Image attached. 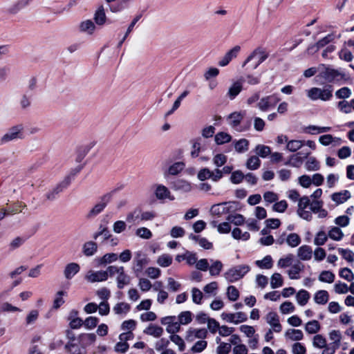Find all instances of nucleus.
Instances as JSON below:
<instances>
[{"instance_id": "nucleus-27", "label": "nucleus", "mask_w": 354, "mask_h": 354, "mask_svg": "<svg viewBox=\"0 0 354 354\" xmlns=\"http://www.w3.org/2000/svg\"><path fill=\"white\" fill-rule=\"evenodd\" d=\"M351 198V193L348 190H344L339 192H335L332 194L331 198L337 204H341Z\"/></svg>"}, {"instance_id": "nucleus-5", "label": "nucleus", "mask_w": 354, "mask_h": 354, "mask_svg": "<svg viewBox=\"0 0 354 354\" xmlns=\"http://www.w3.org/2000/svg\"><path fill=\"white\" fill-rule=\"evenodd\" d=\"M245 111H234L227 116L229 124L238 131H243L248 130L250 127V122L248 121L244 127H239L241 122L243 119Z\"/></svg>"}, {"instance_id": "nucleus-12", "label": "nucleus", "mask_w": 354, "mask_h": 354, "mask_svg": "<svg viewBox=\"0 0 354 354\" xmlns=\"http://www.w3.org/2000/svg\"><path fill=\"white\" fill-rule=\"evenodd\" d=\"M85 279L91 283L105 281L107 280V273L104 270H90L85 276Z\"/></svg>"}, {"instance_id": "nucleus-62", "label": "nucleus", "mask_w": 354, "mask_h": 354, "mask_svg": "<svg viewBox=\"0 0 354 354\" xmlns=\"http://www.w3.org/2000/svg\"><path fill=\"white\" fill-rule=\"evenodd\" d=\"M32 96V93H29L28 91H26L25 93L22 95L20 100V105L22 109H24L30 106Z\"/></svg>"}, {"instance_id": "nucleus-21", "label": "nucleus", "mask_w": 354, "mask_h": 354, "mask_svg": "<svg viewBox=\"0 0 354 354\" xmlns=\"http://www.w3.org/2000/svg\"><path fill=\"white\" fill-rule=\"evenodd\" d=\"M313 250L310 246L301 245L297 250V256L302 261H308L312 258Z\"/></svg>"}, {"instance_id": "nucleus-14", "label": "nucleus", "mask_w": 354, "mask_h": 354, "mask_svg": "<svg viewBox=\"0 0 354 354\" xmlns=\"http://www.w3.org/2000/svg\"><path fill=\"white\" fill-rule=\"evenodd\" d=\"M96 340L95 333H81L78 335V342L83 346L84 349L92 345Z\"/></svg>"}, {"instance_id": "nucleus-39", "label": "nucleus", "mask_w": 354, "mask_h": 354, "mask_svg": "<svg viewBox=\"0 0 354 354\" xmlns=\"http://www.w3.org/2000/svg\"><path fill=\"white\" fill-rule=\"evenodd\" d=\"M214 140L218 145H221L230 142L232 140V136L227 133L221 131L216 134Z\"/></svg>"}, {"instance_id": "nucleus-56", "label": "nucleus", "mask_w": 354, "mask_h": 354, "mask_svg": "<svg viewBox=\"0 0 354 354\" xmlns=\"http://www.w3.org/2000/svg\"><path fill=\"white\" fill-rule=\"evenodd\" d=\"M305 166L308 171H317L320 167L319 162L315 157L308 158Z\"/></svg>"}, {"instance_id": "nucleus-60", "label": "nucleus", "mask_w": 354, "mask_h": 354, "mask_svg": "<svg viewBox=\"0 0 354 354\" xmlns=\"http://www.w3.org/2000/svg\"><path fill=\"white\" fill-rule=\"evenodd\" d=\"M99 322V319L96 317H88L84 321V326L86 328L91 330L95 328Z\"/></svg>"}, {"instance_id": "nucleus-63", "label": "nucleus", "mask_w": 354, "mask_h": 354, "mask_svg": "<svg viewBox=\"0 0 354 354\" xmlns=\"http://www.w3.org/2000/svg\"><path fill=\"white\" fill-rule=\"evenodd\" d=\"M136 234L145 239H149L152 237V233L150 230L145 227L138 228L136 231Z\"/></svg>"}, {"instance_id": "nucleus-40", "label": "nucleus", "mask_w": 354, "mask_h": 354, "mask_svg": "<svg viewBox=\"0 0 354 354\" xmlns=\"http://www.w3.org/2000/svg\"><path fill=\"white\" fill-rule=\"evenodd\" d=\"M310 299V293L306 290H300L296 294V299L299 305H306Z\"/></svg>"}, {"instance_id": "nucleus-13", "label": "nucleus", "mask_w": 354, "mask_h": 354, "mask_svg": "<svg viewBox=\"0 0 354 354\" xmlns=\"http://www.w3.org/2000/svg\"><path fill=\"white\" fill-rule=\"evenodd\" d=\"M241 50V47L239 46H235L231 50H228L225 55L218 62V65L220 66H227L231 60L234 58H236Z\"/></svg>"}, {"instance_id": "nucleus-64", "label": "nucleus", "mask_w": 354, "mask_h": 354, "mask_svg": "<svg viewBox=\"0 0 354 354\" xmlns=\"http://www.w3.org/2000/svg\"><path fill=\"white\" fill-rule=\"evenodd\" d=\"M207 346V341L199 340L196 342L194 345L192 347L191 351L194 353H201L204 351Z\"/></svg>"}, {"instance_id": "nucleus-2", "label": "nucleus", "mask_w": 354, "mask_h": 354, "mask_svg": "<svg viewBox=\"0 0 354 354\" xmlns=\"http://www.w3.org/2000/svg\"><path fill=\"white\" fill-rule=\"evenodd\" d=\"M24 126L23 124H17L10 127L6 133L0 138V145L10 142L22 140L24 138Z\"/></svg>"}, {"instance_id": "nucleus-28", "label": "nucleus", "mask_w": 354, "mask_h": 354, "mask_svg": "<svg viewBox=\"0 0 354 354\" xmlns=\"http://www.w3.org/2000/svg\"><path fill=\"white\" fill-rule=\"evenodd\" d=\"M93 19L97 25L103 26L106 23V16L103 6L98 7L94 14Z\"/></svg>"}, {"instance_id": "nucleus-22", "label": "nucleus", "mask_w": 354, "mask_h": 354, "mask_svg": "<svg viewBox=\"0 0 354 354\" xmlns=\"http://www.w3.org/2000/svg\"><path fill=\"white\" fill-rule=\"evenodd\" d=\"M32 0H19L7 9V12L15 15L27 6Z\"/></svg>"}, {"instance_id": "nucleus-19", "label": "nucleus", "mask_w": 354, "mask_h": 354, "mask_svg": "<svg viewBox=\"0 0 354 354\" xmlns=\"http://www.w3.org/2000/svg\"><path fill=\"white\" fill-rule=\"evenodd\" d=\"M64 348L70 354H86V350L84 349L77 341L73 343H66Z\"/></svg>"}, {"instance_id": "nucleus-35", "label": "nucleus", "mask_w": 354, "mask_h": 354, "mask_svg": "<svg viewBox=\"0 0 354 354\" xmlns=\"http://www.w3.org/2000/svg\"><path fill=\"white\" fill-rule=\"evenodd\" d=\"M309 154L310 151H306L299 152L296 154L290 156L291 160L292 161V167H299L302 163L304 159L306 158Z\"/></svg>"}, {"instance_id": "nucleus-33", "label": "nucleus", "mask_w": 354, "mask_h": 354, "mask_svg": "<svg viewBox=\"0 0 354 354\" xmlns=\"http://www.w3.org/2000/svg\"><path fill=\"white\" fill-rule=\"evenodd\" d=\"M329 299L328 292L326 290H321L315 292L314 296L315 302L317 304H326Z\"/></svg>"}, {"instance_id": "nucleus-51", "label": "nucleus", "mask_w": 354, "mask_h": 354, "mask_svg": "<svg viewBox=\"0 0 354 354\" xmlns=\"http://www.w3.org/2000/svg\"><path fill=\"white\" fill-rule=\"evenodd\" d=\"M331 239L335 241H340L344 236V234L338 227H333L328 232V235Z\"/></svg>"}, {"instance_id": "nucleus-58", "label": "nucleus", "mask_w": 354, "mask_h": 354, "mask_svg": "<svg viewBox=\"0 0 354 354\" xmlns=\"http://www.w3.org/2000/svg\"><path fill=\"white\" fill-rule=\"evenodd\" d=\"M339 253L342 258L348 262L353 263L354 261V253L349 249L338 248Z\"/></svg>"}, {"instance_id": "nucleus-47", "label": "nucleus", "mask_w": 354, "mask_h": 354, "mask_svg": "<svg viewBox=\"0 0 354 354\" xmlns=\"http://www.w3.org/2000/svg\"><path fill=\"white\" fill-rule=\"evenodd\" d=\"M335 277V274L331 271L324 270L320 273L319 280L322 282L331 283L334 281Z\"/></svg>"}, {"instance_id": "nucleus-30", "label": "nucleus", "mask_w": 354, "mask_h": 354, "mask_svg": "<svg viewBox=\"0 0 354 354\" xmlns=\"http://www.w3.org/2000/svg\"><path fill=\"white\" fill-rule=\"evenodd\" d=\"M331 128L330 127H319L315 125H309L304 129L306 133L315 135L322 133H326L330 131Z\"/></svg>"}, {"instance_id": "nucleus-57", "label": "nucleus", "mask_w": 354, "mask_h": 354, "mask_svg": "<svg viewBox=\"0 0 354 354\" xmlns=\"http://www.w3.org/2000/svg\"><path fill=\"white\" fill-rule=\"evenodd\" d=\"M226 220L230 223H234L236 225H241L245 221V218L243 215L237 214L235 215L229 214Z\"/></svg>"}, {"instance_id": "nucleus-31", "label": "nucleus", "mask_w": 354, "mask_h": 354, "mask_svg": "<svg viewBox=\"0 0 354 354\" xmlns=\"http://www.w3.org/2000/svg\"><path fill=\"white\" fill-rule=\"evenodd\" d=\"M144 333L151 335L154 337H160L163 333V328L160 326L150 324L147 328L144 330Z\"/></svg>"}, {"instance_id": "nucleus-43", "label": "nucleus", "mask_w": 354, "mask_h": 354, "mask_svg": "<svg viewBox=\"0 0 354 354\" xmlns=\"http://www.w3.org/2000/svg\"><path fill=\"white\" fill-rule=\"evenodd\" d=\"M304 145V141L299 140H292L288 142L286 149L291 152H295Z\"/></svg>"}, {"instance_id": "nucleus-25", "label": "nucleus", "mask_w": 354, "mask_h": 354, "mask_svg": "<svg viewBox=\"0 0 354 354\" xmlns=\"http://www.w3.org/2000/svg\"><path fill=\"white\" fill-rule=\"evenodd\" d=\"M97 251V244L93 241H87L82 246V252L86 257L94 255Z\"/></svg>"}, {"instance_id": "nucleus-24", "label": "nucleus", "mask_w": 354, "mask_h": 354, "mask_svg": "<svg viewBox=\"0 0 354 354\" xmlns=\"http://www.w3.org/2000/svg\"><path fill=\"white\" fill-rule=\"evenodd\" d=\"M304 268V266L301 262L298 261L293 264L290 269L288 270V274L291 279H298L300 278L299 273Z\"/></svg>"}, {"instance_id": "nucleus-50", "label": "nucleus", "mask_w": 354, "mask_h": 354, "mask_svg": "<svg viewBox=\"0 0 354 354\" xmlns=\"http://www.w3.org/2000/svg\"><path fill=\"white\" fill-rule=\"evenodd\" d=\"M283 278L281 274L274 273L271 277L270 286L272 288H277L283 286Z\"/></svg>"}, {"instance_id": "nucleus-9", "label": "nucleus", "mask_w": 354, "mask_h": 354, "mask_svg": "<svg viewBox=\"0 0 354 354\" xmlns=\"http://www.w3.org/2000/svg\"><path fill=\"white\" fill-rule=\"evenodd\" d=\"M83 166L80 165L75 169H71L68 175H66L63 180L59 183L56 187L57 189H59L62 192L67 189L71 185V182L74 180L75 176L82 169Z\"/></svg>"}, {"instance_id": "nucleus-15", "label": "nucleus", "mask_w": 354, "mask_h": 354, "mask_svg": "<svg viewBox=\"0 0 354 354\" xmlns=\"http://www.w3.org/2000/svg\"><path fill=\"white\" fill-rule=\"evenodd\" d=\"M207 335V331L205 328H189L187 332L186 339L188 341H193L195 338L205 339Z\"/></svg>"}, {"instance_id": "nucleus-18", "label": "nucleus", "mask_w": 354, "mask_h": 354, "mask_svg": "<svg viewBox=\"0 0 354 354\" xmlns=\"http://www.w3.org/2000/svg\"><path fill=\"white\" fill-rule=\"evenodd\" d=\"M171 188L176 191H180L183 192H188L191 191V184L183 179H176L171 183Z\"/></svg>"}, {"instance_id": "nucleus-41", "label": "nucleus", "mask_w": 354, "mask_h": 354, "mask_svg": "<svg viewBox=\"0 0 354 354\" xmlns=\"http://www.w3.org/2000/svg\"><path fill=\"white\" fill-rule=\"evenodd\" d=\"M320 330V324L317 320L309 321L305 326V330L308 334H315Z\"/></svg>"}, {"instance_id": "nucleus-29", "label": "nucleus", "mask_w": 354, "mask_h": 354, "mask_svg": "<svg viewBox=\"0 0 354 354\" xmlns=\"http://www.w3.org/2000/svg\"><path fill=\"white\" fill-rule=\"evenodd\" d=\"M155 195L156 198L159 200H163L165 198H169L173 200L174 198L170 197V192L169 190L162 185H158L156 187L155 190Z\"/></svg>"}, {"instance_id": "nucleus-37", "label": "nucleus", "mask_w": 354, "mask_h": 354, "mask_svg": "<svg viewBox=\"0 0 354 354\" xmlns=\"http://www.w3.org/2000/svg\"><path fill=\"white\" fill-rule=\"evenodd\" d=\"M255 264L261 269H270L273 266L272 258L270 255H266L263 259L256 261Z\"/></svg>"}, {"instance_id": "nucleus-46", "label": "nucleus", "mask_w": 354, "mask_h": 354, "mask_svg": "<svg viewBox=\"0 0 354 354\" xmlns=\"http://www.w3.org/2000/svg\"><path fill=\"white\" fill-rule=\"evenodd\" d=\"M261 165V160L256 156L250 157L246 162V167L248 169H257Z\"/></svg>"}, {"instance_id": "nucleus-44", "label": "nucleus", "mask_w": 354, "mask_h": 354, "mask_svg": "<svg viewBox=\"0 0 354 354\" xmlns=\"http://www.w3.org/2000/svg\"><path fill=\"white\" fill-rule=\"evenodd\" d=\"M185 167L183 162H174L168 168L167 173L170 175H177L184 169Z\"/></svg>"}, {"instance_id": "nucleus-20", "label": "nucleus", "mask_w": 354, "mask_h": 354, "mask_svg": "<svg viewBox=\"0 0 354 354\" xmlns=\"http://www.w3.org/2000/svg\"><path fill=\"white\" fill-rule=\"evenodd\" d=\"M118 256L115 253H107L100 258L95 259L97 266H105L117 261Z\"/></svg>"}, {"instance_id": "nucleus-45", "label": "nucleus", "mask_w": 354, "mask_h": 354, "mask_svg": "<svg viewBox=\"0 0 354 354\" xmlns=\"http://www.w3.org/2000/svg\"><path fill=\"white\" fill-rule=\"evenodd\" d=\"M211 212L213 214L218 216L227 214V210H226L225 207V203L223 202L213 205L211 207Z\"/></svg>"}, {"instance_id": "nucleus-4", "label": "nucleus", "mask_w": 354, "mask_h": 354, "mask_svg": "<svg viewBox=\"0 0 354 354\" xmlns=\"http://www.w3.org/2000/svg\"><path fill=\"white\" fill-rule=\"evenodd\" d=\"M115 191L116 189H114L102 196L100 197V201L95 205L94 207H93L86 214V218H93L100 214L106 207L107 204L111 201Z\"/></svg>"}, {"instance_id": "nucleus-54", "label": "nucleus", "mask_w": 354, "mask_h": 354, "mask_svg": "<svg viewBox=\"0 0 354 354\" xmlns=\"http://www.w3.org/2000/svg\"><path fill=\"white\" fill-rule=\"evenodd\" d=\"M313 345L315 348H323L327 346L326 339L322 335H315L313 337Z\"/></svg>"}, {"instance_id": "nucleus-23", "label": "nucleus", "mask_w": 354, "mask_h": 354, "mask_svg": "<svg viewBox=\"0 0 354 354\" xmlns=\"http://www.w3.org/2000/svg\"><path fill=\"white\" fill-rule=\"evenodd\" d=\"M120 270L118 274V277L116 278L117 281V286L119 289L124 288V286L129 283L130 279L129 277L125 274L124 268L123 266H120Z\"/></svg>"}, {"instance_id": "nucleus-32", "label": "nucleus", "mask_w": 354, "mask_h": 354, "mask_svg": "<svg viewBox=\"0 0 354 354\" xmlns=\"http://www.w3.org/2000/svg\"><path fill=\"white\" fill-rule=\"evenodd\" d=\"M142 16V12H140V13L138 14L134 17V19L132 20L131 24L129 25V26L127 28V30L124 37L119 41V43L118 44V48H120L122 46V44L124 43V41H125V39H127L128 35L130 34V32L133 30V29L135 25L136 24V23L141 19Z\"/></svg>"}, {"instance_id": "nucleus-59", "label": "nucleus", "mask_w": 354, "mask_h": 354, "mask_svg": "<svg viewBox=\"0 0 354 354\" xmlns=\"http://www.w3.org/2000/svg\"><path fill=\"white\" fill-rule=\"evenodd\" d=\"M227 295L229 300L232 301H236L239 297V292L234 286H230L227 290Z\"/></svg>"}, {"instance_id": "nucleus-7", "label": "nucleus", "mask_w": 354, "mask_h": 354, "mask_svg": "<svg viewBox=\"0 0 354 354\" xmlns=\"http://www.w3.org/2000/svg\"><path fill=\"white\" fill-rule=\"evenodd\" d=\"M310 203L309 197L306 196L301 197L298 201L297 214L299 217L308 221H311L313 217L311 212L306 210L307 207H310Z\"/></svg>"}, {"instance_id": "nucleus-61", "label": "nucleus", "mask_w": 354, "mask_h": 354, "mask_svg": "<svg viewBox=\"0 0 354 354\" xmlns=\"http://www.w3.org/2000/svg\"><path fill=\"white\" fill-rule=\"evenodd\" d=\"M328 240V236L325 232L321 230L317 232L314 240V243L316 245L320 246L324 245Z\"/></svg>"}, {"instance_id": "nucleus-34", "label": "nucleus", "mask_w": 354, "mask_h": 354, "mask_svg": "<svg viewBox=\"0 0 354 354\" xmlns=\"http://www.w3.org/2000/svg\"><path fill=\"white\" fill-rule=\"evenodd\" d=\"M234 145L236 152L239 153H245L249 149V141L247 139L241 138L234 141Z\"/></svg>"}, {"instance_id": "nucleus-11", "label": "nucleus", "mask_w": 354, "mask_h": 354, "mask_svg": "<svg viewBox=\"0 0 354 354\" xmlns=\"http://www.w3.org/2000/svg\"><path fill=\"white\" fill-rule=\"evenodd\" d=\"M335 36L333 34H328L326 37L319 39L316 44L308 46L307 51L309 54H313L317 52L320 48H324L329 43L333 41Z\"/></svg>"}, {"instance_id": "nucleus-10", "label": "nucleus", "mask_w": 354, "mask_h": 354, "mask_svg": "<svg viewBox=\"0 0 354 354\" xmlns=\"http://www.w3.org/2000/svg\"><path fill=\"white\" fill-rule=\"evenodd\" d=\"M149 260L145 254L139 252L136 253V255L133 260V270L136 277L142 272L144 267L147 265Z\"/></svg>"}, {"instance_id": "nucleus-48", "label": "nucleus", "mask_w": 354, "mask_h": 354, "mask_svg": "<svg viewBox=\"0 0 354 354\" xmlns=\"http://www.w3.org/2000/svg\"><path fill=\"white\" fill-rule=\"evenodd\" d=\"M286 243L292 248L298 246L301 243L300 236L296 233H291L286 237Z\"/></svg>"}, {"instance_id": "nucleus-16", "label": "nucleus", "mask_w": 354, "mask_h": 354, "mask_svg": "<svg viewBox=\"0 0 354 354\" xmlns=\"http://www.w3.org/2000/svg\"><path fill=\"white\" fill-rule=\"evenodd\" d=\"M243 82H245V80L243 77H241L239 81L233 83L230 87L227 95L230 100H234L242 91Z\"/></svg>"}, {"instance_id": "nucleus-8", "label": "nucleus", "mask_w": 354, "mask_h": 354, "mask_svg": "<svg viewBox=\"0 0 354 354\" xmlns=\"http://www.w3.org/2000/svg\"><path fill=\"white\" fill-rule=\"evenodd\" d=\"M280 101L278 95L274 93L262 97L257 104V107L262 111H267L269 109L274 107Z\"/></svg>"}, {"instance_id": "nucleus-55", "label": "nucleus", "mask_w": 354, "mask_h": 354, "mask_svg": "<svg viewBox=\"0 0 354 354\" xmlns=\"http://www.w3.org/2000/svg\"><path fill=\"white\" fill-rule=\"evenodd\" d=\"M130 308L131 307L129 304L124 303V302H120V303L117 304L113 307V311L117 315H120L122 313L126 314L129 311Z\"/></svg>"}, {"instance_id": "nucleus-52", "label": "nucleus", "mask_w": 354, "mask_h": 354, "mask_svg": "<svg viewBox=\"0 0 354 354\" xmlns=\"http://www.w3.org/2000/svg\"><path fill=\"white\" fill-rule=\"evenodd\" d=\"M223 269V263L220 261H215L212 263L211 266H209V274L211 276L219 275Z\"/></svg>"}, {"instance_id": "nucleus-36", "label": "nucleus", "mask_w": 354, "mask_h": 354, "mask_svg": "<svg viewBox=\"0 0 354 354\" xmlns=\"http://www.w3.org/2000/svg\"><path fill=\"white\" fill-rule=\"evenodd\" d=\"M285 336L292 341H299L304 338L303 332L299 329H288L286 330Z\"/></svg>"}, {"instance_id": "nucleus-49", "label": "nucleus", "mask_w": 354, "mask_h": 354, "mask_svg": "<svg viewBox=\"0 0 354 354\" xmlns=\"http://www.w3.org/2000/svg\"><path fill=\"white\" fill-rule=\"evenodd\" d=\"M157 263L163 268L168 267L172 263V257L168 254H163L158 257Z\"/></svg>"}, {"instance_id": "nucleus-17", "label": "nucleus", "mask_w": 354, "mask_h": 354, "mask_svg": "<svg viewBox=\"0 0 354 354\" xmlns=\"http://www.w3.org/2000/svg\"><path fill=\"white\" fill-rule=\"evenodd\" d=\"M80 270V266L77 263H68L64 270V274L66 279H71Z\"/></svg>"}, {"instance_id": "nucleus-42", "label": "nucleus", "mask_w": 354, "mask_h": 354, "mask_svg": "<svg viewBox=\"0 0 354 354\" xmlns=\"http://www.w3.org/2000/svg\"><path fill=\"white\" fill-rule=\"evenodd\" d=\"M351 94L352 91L351 88L347 86H344L336 91L335 95L337 99L346 100V99H348L351 96Z\"/></svg>"}, {"instance_id": "nucleus-1", "label": "nucleus", "mask_w": 354, "mask_h": 354, "mask_svg": "<svg viewBox=\"0 0 354 354\" xmlns=\"http://www.w3.org/2000/svg\"><path fill=\"white\" fill-rule=\"evenodd\" d=\"M334 87L331 84H326L322 88L313 87L307 91V96L313 101L320 100L330 101L333 98Z\"/></svg>"}, {"instance_id": "nucleus-38", "label": "nucleus", "mask_w": 354, "mask_h": 354, "mask_svg": "<svg viewBox=\"0 0 354 354\" xmlns=\"http://www.w3.org/2000/svg\"><path fill=\"white\" fill-rule=\"evenodd\" d=\"M80 29L82 32L92 35L95 30V26L91 20L88 19L80 24Z\"/></svg>"}, {"instance_id": "nucleus-3", "label": "nucleus", "mask_w": 354, "mask_h": 354, "mask_svg": "<svg viewBox=\"0 0 354 354\" xmlns=\"http://www.w3.org/2000/svg\"><path fill=\"white\" fill-rule=\"evenodd\" d=\"M250 270L248 265L235 266L225 272L224 277L229 283H234L242 279Z\"/></svg>"}, {"instance_id": "nucleus-6", "label": "nucleus", "mask_w": 354, "mask_h": 354, "mask_svg": "<svg viewBox=\"0 0 354 354\" xmlns=\"http://www.w3.org/2000/svg\"><path fill=\"white\" fill-rule=\"evenodd\" d=\"M268 57V54L261 47H258L254 49L252 53L247 57L243 63V66L250 61L255 59L254 65L253 68H257L261 63H263Z\"/></svg>"}, {"instance_id": "nucleus-26", "label": "nucleus", "mask_w": 354, "mask_h": 354, "mask_svg": "<svg viewBox=\"0 0 354 354\" xmlns=\"http://www.w3.org/2000/svg\"><path fill=\"white\" fill-rule=\"evenodd\" d=\"M340 75V73L335 69L326 68L324 71L322 73V77L328 82H334L337 77Z\"/></svg>"}, {"instance_id": "nucleus-53", "label": "nucleus", "mask_w": 354, "mask_h": 354, "mask_svg": "<svg viewBox=\"0 0 354 354\" xmlns=\"http://www.w3.org/2000/svg\"><path fill=\"white\" fill-rule=\"evenodd\" d=\"M255 152L258 156L264 158L271 153V149L268 146L258 145L256 146Z\"/></svg>"}]
</instances>
